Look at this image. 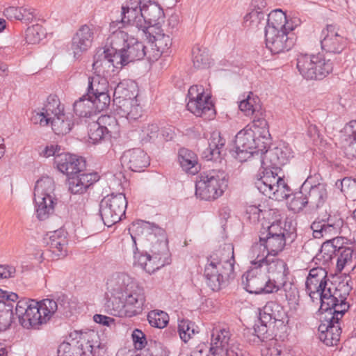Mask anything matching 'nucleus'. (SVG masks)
I'll list each match as a JSON object with an SVG mask.
<instances>
[{"mask_svg": "<svg viewBox=\"0 0 356 356\" xmlns=\"http://www.w3.org/2000/svg\"><path fill=\"white\" fill-rule=\"evenodd\" d=\"M142 8L140 9H124L122 8L121 15L122 19L120 21H114L111 23H119L118 26L120 29H126L128 33H131L134 26H135L139 31H141L143 33V29L145 26H143V15H142Z\"/></svg>", "mask_w": 356, "mask_h": 356, "instance_id": "37", "label": "nucleus"}, {"mask_svg": "<svg viewBox=\"0 0 356 356\" xmlns=\"http://www.w3.org/2000/svg\"><path fill=\"white\" fill-rule=\"evenodd\" d=\"M109 31L110 35L106 40V48L107 51L111 53L109 58H111V63H113L112 72H114L115 69L119 70L123 66L129 63L128 59H127L124 49H123L124 38L127 37V35L110 29Z\"/></svg>", "mask_w": 356, "mask_h": 356, "instance_id": "19", "label": "nucleus"}, {"mask_svg": "<svg viewBox=\"0 0 356 356\" xmlns=\"http://www.w3.org/2000/svg\"><path fill=\"white\" fill-rule=\"evenodd\" d=\"M343 223L339 215L325 214L315 220L310 227L315 238H328L339 233Z\"/></svg>", "mask_w": 356, "mask_h": 356, "instance_id": "16", "label": "nucleus"}, {"mask_svg": "<svg viewBox=\"0 0 356 356\" xmlns=\"http://www.w3.org/2000/svg\"><path fill=\"white\" fill-rule=\"evenodd\" d=\"M266 275L267 279L276 292L280 289L287 290L288 275L289 273L286 264L275 256L267 257L266 261L259 267Z\"/></svg>", "mask_w": 356, "mask_h": 356, "instance_id": "11", "label": "nucleus"}, {"mask_svg": "<svg viewBox=\"0 0 356 356\" xmlns=\"http://www.w3.org/2000/svg\"><path fill=\"white\" fill-rule=\"evenodd\" d=\"M313 55L300 54L297 58V68L304 78H312L314 76V72L312 70L315 65Z\"/></svg>", "mask_w": 356, "mask_h": 356, "instance_id": "56", "label": "nucleus"}, {"mask_svg": "<svg viewBox=\"0 0 356 356\" xmlns=\"http://www.w3.org/2000/svg\"><path fill=\"white\" fill-rule=\"evenodd\" d=\"M261 241H263L268 254L270 256H275L279 252L282 251L286 245V238L283 236H260Z\"/></svg>", "mask_w": 356, "mask_h": 356, "instance_id": "53", "label": "nucleus"}, {"mask_svg": "<svg viewBox=\"0 0 356 356\" xmlns=\"http://www.w3.org/2000/svg\"><path fill=\"white\" fill-rule=\"evenodd\" d=\"M136 284L137 283L126 273H118L112 275L106 282L107 309L111 308V303L115 299L123 298L124 295Z\"/></svg>", "mask_w": 356, "mask_h": 356, "instance_id": "14", "label": "nucleus"}, {"mask_svg": "<svg viewBox=\"0 0 356 356\" xmlns=\"http://www.w3.org/2000/svg\"><path fill=\"white\" fill-rule=\"evenodd\" d=\"M54 163L60 172L70 177L80 172L86 167L82 158L69 153L58 154L54 158Z\"/></svg>", "mask_w": 356, "mask_h": 356, "instance_id": "28", "label": "nucleus"}, {"mask_svg": "<svg viewBox=\"0 0 356 356\" xmlns=\"http://www.w3.org/2000/svg\"><path fill=\"white\" fill-rule=\"evenodd\" d=\"M281 214L280 211L277 210V214H271L270 220H268L270 225L267 226L266 235L269 236H280L285 237L287 232L286 229L282 226Z\"/></svg>", "mask_w": 356, "mask_h": 356, "instance_id": "58", "label": "nucleus"}, {"mask_svg": "<svg viewBox=\"0 0 356 356\" xmlns=\"http://www.w3.org/2000/svg\"><path fill=\"white\" fill-rule=\"evenodd\" d=\"M38 316L40 318V325L46 323L57 310H60L61 306H58L56 301L53 299H44L41 301H38Z\"/></svg>", "mask_w": 356, "mask_h": 356, "instance_id": "45", "label": "nucleus"}, {"mask_svg": "<svg viewBox=\"0 0 356 356\" xmlns=\"http://www.w3.org/2000/svg\"><path fill=\"white\" fill-rule=\"evenodd\" d=\"M178 332L180 339L184 342H188L195 333V324L188 319H179Z\"/></svg>", "mask_w": 356, "mask_h": 356, "instance_id": "60", "label": "nucleus"}, {"mask_svg": "<svg viewBox=\"0 0 356 356\" xmlns=\"http://www.w3.org/2000/svg\"><path fill=\"white\" fill-rule=\"evenodd\" d=\"M295 36L292 31H270L265 33L266 47L273 54L290 50L295 44Z\"/></svg>", "mask_w": 356, "mask_h": 356, "instance_id": "24", "label": "nucleus"}, {"mask_svg": "<svg viewBox=\"0 0 356 356\" xmlns=\"http://www.w3.org/2000/svg\"><path fill=\"white\" fill-rule=\"evenodd\" d=\"M234 248L230 245L213 252L207 259L204 267V277L207 285L218 291L234 278Z\"/></svg>", "mask_w": 356, "mask_h": 356, "instance_id": "3", "label": "nucleus"}, {"mask_svg": "<svg viewBox=\"0 0 356 356\" xmlns=\"http://www.w3.org/2000/svg\"><path fill=\"white\" fill-rule=\"evenodd\" d=\"M188 110L197 117L203 118L204 120H210L215 116L213 104L209 95L204 92L202 86H192L188 89Z\"/></svg>", "mask_w": 356, "mask_h": 356, "instance_id": "10", "label": "nucleus"}, {"mask_svg": "<svg viewBox=\"0 0 356 356\" xmlns=\"http://www.w3.org/2000/svg\"><path fill=\"white\" fill-rule=\"evenodd\" d=\"M270 257V254H268L263 241H261L259 238V242L253 244L250 249L251 267L259 268L266 261L267 257Z\"/></svg>", "mask_w": 356, "mask_h": 356, "instance_id": "52", "label": "nucleus"}, {"mask_svg": "<svg viewBox=\"0 0 356 356\" xmlns=\"http://www.w3.org/2000/svg\"><path fill=\"white\" fill-rule=\"evenodd\" d=\"M33 202L35 215L39 220H45L54 214L58 199L51 177H43L36 181Z\"/></svg>", "mask_w": 356, "mask_h": 356, "instance_id": "4", "label": "nucleus"}, {"mask_svg": "<svg viewBox=\"0 0 356 356\" xmlns=\"http://www.w3.org/2000/svg\"><path fill=\"white\" fill-rule=\"evenodd\" d=\"M229 331L221 326H215L211 330L209 353L212 356H223L225 350L229 348Z\"/></svg>", "mask_w": 356, "mask_h": 356, "instance_id": "32", "label": "nucleus"}, {"mask_svg": "<svg viewBox=\"0 0 356 356\" xmlns=\"http://www.w3.org/2000/svg\"><path fill=\"white\" fill-rule=\"evenodd\" d=\"M74 347L76 356H96L97 350H104L106 344L100 339L97 332L93 330L74 332Z\"/></svg>", "mask_w": 356, "mask_h": 356, "instance_id": "13", "label": "nucleus"}, {"mask_svg": "<svg viewBox=\"0 0 356 356\" xmlns=\"http://www.w3.org/2000/svg\"><path fill=\"white\" fill-rule=\"evenodd\" d=\"M313 59L315 65L312 70L315 74L312 78H305L306 79H322L332 71L333 65L330 59L326 60L320 54L313 55Z\"/></svg>", "mask_w": 356, "mask_h": 356, "instance_id": "50", "label": "nucleus"}, {"mask_svg": "<svg viewBox=\"0 0 356 356\" xmlns=\"http://www.w3.org/2000/svg\"><path fill=\"white\" fill-rule=\"evenodd\" d=\"M193 65L197 68H204L209 64V55L207 48L196 44L192 49Z\"/></svg>", "mask_w": 356, "mask_h": 356, "instance_id": "57", "label": "nucleus"}, {"mask_svg": "<svg viewBox=\"0 0 356 356\" xmlns=\"http://www.w3.org/2000/svg\"><path fill=\"white\" fill-rule=\"evenodd\" d=\"M318 177V175H316L314 177L309 176L302 185V190L307 195L309 204L316 208L321 207L327 198L325 184H316L314 181V179H317Z\"/></svg>", "mask_w": 356, "mask_h": 356, "instance_id": "25", "label": "nucleus"}, {"mask_svg": "<svg viewBox=\"0 0 356 356\" xmlns=\"http://www.w3.org/2000/svg\"><path fill=\"white\" fill-rule=\"evenodd\" d=\"M137 97L136 85L131 80H123L115 88L113 91V102L121 99H134Z\"/></svg>", "mask_w": 356, "mask_h": 356, "instance_id": "49", "label": "nucleus"}, {"mask_svg": "<svg viewBox=\"0 0 356 356\" xmlns=\"http://www.w3.org/2000/svg\"><path fill=\"white\" fill-rule=\"evenodd\" d=\"M295 26L286 19V14L280 9L270 12L266 17L265 33L270 31H293Z\"/></svg>", "mask_w": 356, "mask_h": 356, "instance_id": "39", "label": "nucleus"}, {"mask_svg": "<svg viewBox=\"0 0 356 356\" xmlns=\"http://www.w3.org/2000/svg\"><path fill=\"white\" fill-rule=\"evenodd\" d=\"M321 35V47L327 52L339 54L346 45V39L338 33L337 27L334 25H327L326 29L322 31Z\"/></svg>", "mask_w": 356, "mask_h": 356, "instance_id": "26", "label": "nucleus"}, {"mask_svg": "<svg viewBox=\"0 0 356 356\" xmlns=\"http://www.w3.org/2000/svg\"><path fill=\"white\" fill-rule=\"evenodd\" d=\"M179 161L184 170L191 174L197 172L199 167L197 155L186 148H181L179 151Z\"/></svg>", "mask_w": 356, "mask_h": 356, "instance_id": "46", "label": "nucleus"}, {"mask_svg": "<svg viewBox=\"0 0 356 356\" xmlns=\"http://www.w3.org/2000/svg\"><path fill=\"white\" fill-rule=\"evenodd\" d=\"M38 301L33 299L22 298L18 300L13 316H16L19 324L26 329L38 328L40 325L38 315ZM14 318L13 316L12 320Z\"/></svg>", "mask_w": 356, "mask_h": 356, "instance_id": "15", "label": "nucleus"}, {"mask_svg": "<svg viewBox=\"0 0 356 356\" xmlns=\"http://www.w3.org/2000/svg\"><path fill=\"white\" fill-rule=\"evenodd\" d=\"M327 273L323 267L310 269L305 282V290L312 300L319 298L323 301V306L327 305V300L335 287L327 279Z\"/></svg>", "mask_w": 356, "mask_h": 356, "instance_id": "8", "label": "nucleus"}, {"mask_svg": "<svg viewBox=\"0 0 356 356\" xmlns=\"http://www.w3.org/2000/svg\"><path fill=\"white\" fill-rule=\"evenodd\" d=\"M120 161L123 168L134 172H141L149 164V156L140 148L130 149L124 152Z\"/></svg>", "mask_w": 356, "mask_h": 356, "instance_id": "27", "label": "nucleus"}, {"mask_svg": "<svg viewBox=\"0 0 356 356\" xmlns=\"http://www.w3.org/2000/svg\"><path fill=\"white\" fill-rule=\"evenodd\" d=\"M225 139L218 131L211 134L209 139V146L202 152V157L207 161H221L225 148Z\"/></svg>", "mask_w": 356, "mask_h": 356, "instance_id": "38", "label": "nucleus"}, {"mask_svg": "<svg viewBox=\"0 0 356 356\" xmlns=\"http://www.w3.org/2000/svg\"><path fill=\"white\" fill-rule=\"evenodd\" d=\"M119 23H111L110 30L115 32H120L126 33L127 37L124 38L123 44V49L129 62H134L143 59L145 56L148 58L149 52L146 51V47L143 42L138 40L134 36L128 33L126 29H120L118 26Z\"/></svg>", "mask_w": 356, "mask_h": 356, "instance_id": "22", "label": "nucleus"}, {"mask_svg": "<svg viewBox=\"0 0 356 356\" xmlns=\"http://www.w3.org/2000/svg\"><path fill=\"white\" fill-rule=\"evenodd\" d=\"M308 200L305 192L301 189L296 193L293 198L289 202V209L295 213H298L303 209L308 204Z\"/></svg>", "mask_w": 356, "mask_h": 356, "instance_id": "63", "label": "nucleus"}, {"mask_svg": "<svg viewBox=\"0 0 356 356\" xmlns=\"http://www.w3.org/2000/svg\"><path fill=\"white\" fill-rule=\"evenodd\" d=\"M45 243L56 257H64L67 255V240L66 233L61 229L48 233L44 238Z\"/></svg>", "mask_w": 356, "mask_h": 356, "instance_id": "36", "label": "nucleus"}, {"mask_svg": "<svg viewBox=\"0 0 356 356\" xmlns=\"http://www.w3.org/2000/svg\"><path fill=\"white\" fill-rule=\"evenodd\" d=\"M283 310L282 307L275 302H268L259 312L260 323L269 325V327L277 321H282Z\"/></svg>", "mask_w": 356, "mask_h": 356, "instance_id": "40", "label": "nucleus"}, {"mask_svg": "<svg viewBox=\"0 0 356 356\" xmlns=\"http://www.w3.org/2000/svg\"><path fill=\"white\" fill-rule=\"evenodd\" d=\"M343 238L335 237L332 239L327 238V241L323 243L321 252L316 257V260H321L324 258L323 262H327L332 259L333 255L341 251L340 249L345 248L343 246Z\"/></svg>", "mask_w": 356, "mask_h": 356, "instance_id": "42", "label": "nucleus"}, {"mask_svg": "<svg viewBox=\"0 0 356 356\" xmlns=\"http://www.w3.org/2000/svg\"><path fill=\"white\" fill-rule=\"evenodd\" d=\"M141 8L143 26H145L143 32L148 31L150 27L160 26L159 24L164 17V12L155 0H145Z\"/></svg>", "mask_w": 356, "mask_h": 356, "instance_id": "29", "label": "nucleus"}, {"mask_svg": "<svg viewBox=\"0 0 356 356\" xmlns=\"http://www.w3.org/2000/svg\"><path fill=\"white\" fill-rule=\"evenodd\" d=\"M99 179L96 172L74 174L68 178V188L73 194H83Z\"/></svg>", "mask_w": 356, "mask_h": 356, "instance_id": "33", "label": "nucleus"}, {"mask_svg": "<svg viewBox=\"0 0 356 356\" xmlns=\"http://www.w3.org/2000/svg\"><path fill=\"white\" fill-rule=\"evenodd\" d=\"M147 320L151 326L162 329L168 325L169 316L163 311L152 310L148 313Z\"/></svg>", "mask_w": 356, "mask_h": 356, "instance_id": "59", "label": "nucleus"}, {"mask_svg": "<svg viewBox=\"0 0 356 356\" xmlns=\"http://www.w3.org/2000/svg\"><path fill=\"white\" fill-rule=\"evenodd\" d=\"M270 143V134L266 118L256 117L236 135V156L243 161L254 153L263 154Z\"/></svg>", "mask_w": 356, "mask_h": 356, "instance_id": "1", "label": "nucleus"}, {"mask_svg": "<svg viewBox=\"0 0 356 356\" xmlns=\"http://www.w3.org/2000/svg\"><path fill=\"white\" fill-rule=\"evenodd\" d=\"M93 31L88 25L82 26L72 38L71 50L74 57L79 58L91 47L93 40Z\"/></svg>", "mask_w": 356, "mask_h": 356, "instance_id": "31", "label": "nucleus"}, {"mask_svg": "<svg viewBox=\"0 0 356 356\" xmlns=\"http://www.w3.org/2000/svg\"><path fill=\"white\" fill-rule=\"evenodd\" d=\"M242 283L250 293H271L275 292L260 268L250 267L243 275Z\"/></svg>", "mask_w": 356, "mask_h": 356, "instance_id": "17", "label": "nucleus"}, {"mask_svg": "<svg viewBox=\"0 0 356 356\" xmlns=\"http://www.w3.org/2000/svg\"><path fill=\"white\" fill-rule=\"evenodd\" d=\"M330 296L327 301L328 304L324 307L323 301H321L320 310L322 313L325 312L330 316H327V319L332 320L334 323H340L341 318L348 311L349 305L346 302V298L342 296L340 291L336 288L330 291Z\"/></svg>", "mask_w": 356, "mask_h": 356, "instance_id": "23", "label": "nucleus"}, {"mask_svg": "<svg viewBox=\"0 0 356 356\" xmlns=\"http://www.w3.org/2000/svg\"><path fill=\"white\" fill-rule=\"evenodd\" d=\"M227 182V174L223 170L202 172L195 183V195L202 200H214L223 194Z\"/></svg>", "mask_w": 356, "mask_h": 356, "instance_id": "5", "label": "nucleus"}, {"mask_svg": "<svg viewBox=\"0 0 356 356\" xmlns=\"http://www.w3.org/2000/svg\"><path fill=\"white\" fill-rule=\"evenodd\" d=\"M73 107L75 114L81 118H90L97 113L92 101L87 94L76 101Z\"/></svg>", "mask_w": 356, "mask_h": 356, "instance_id": "51", "label": "nucleus"}, {"mask_svg": "<svg viewBox=\"0 0 356 356\" xmlns=\"http://www.w3.org/2000/svg\"><path fill=\"white\" fill-rule=\"evenodd\" d=\"M110 55L111 53L107 51L106 47L97 51L92 64V69L95 74H104L111 70H112L113 63H111Z\"/></svg>", "mask_w": 356, "mask_h": 356, "instance_id": "47", "label": "nucleus"}, {"mask_svg": "<svg viewBox=\"0 0 356 356\" xmlns=\"http://www.w3.org/2000/svg\"><path fill=\"white\" fill-rule=\"evenodd\" d=\"M0 331L8 329L13 316V303L17 300L18 295L15 293L0 290Z\"/></svg>", "mask_w": 356, "mask_h": 356, "instance_id": "30", "label": "nucleus"}, {"mask_svg": "<svg viewBox=\"0 0 356 356\" xmlns=\"http://www.w3.org/2000/svg\"><path fill=\"white\" fill-rule=\"evenodd\" d=\"M266 275L267 279L276 292L280 289L287 290L288 275L289 273L286 264L275 256L267 257L266 261L259 267Z\"/></svg>", "mask_w": 356, "mask_h": 356, "instance_id": "12", "label": "nucleus"}, {"mask_svg": "<svg viewBox=\"0 0 356 356\" xmlns=\"http://www.w3.org/2000/svg\"><path fill=\"white\" fill-rule=\"evenodd\" d=\"M142 34L151 44L152 53L149 54V60H157L163 54L167 53L172 45L170 36L165 34L160 26L150 27Z\"/></svg>", "mask_w": 356, "mask_h": 356, "instance_id": "20", "label": "nucleus"}, {"mask_svg": "<svg viewBox=\"0 0 356 356\" xmlns=\"http://www.w3.org/2000/svg\"><path fill=\"white\" fill-rule=\"evenodd\" d=\"M154 232V234H149L148 238L152 243L150 253L139 251L136 247V238L131 235L134 249L133 264L149 274L154 273L170 263L168 240L164 230L155 227Z\"/></svg>", "mask_w": 356, "mask_h": 356, "instance_id": "2", "label": "nucleus"}, {"mask_svg": "<svg viewBox=\"0 0 356 356\" xmlns=\"http://www.w3.org/2000/svg\"><path fill=\"white\" fill-rule=\"evenodd\" d=\"M340 250L341 251L334 255L338 257L337 267L339 270H341L346 266L351 264L354 251L350 247H346Z\"/></svg>", "mask_w": 356, "mask_h": 356, "instance_id": "64", "label": "nucleus"}, {"mask_svg": "<svg viewBox=\"0 0 356 356\" xmlns=\"http://www.w3.org/2000/svg\"><path fill=\"white\" fill-rule=\"evenodd\" d=\"M244 24L251 29H257L266 26V15L261 10H251L244 17Z\"/></svg>", "mask_w": 356, "mask_h": 356, "instance_id": "55", "label": "nucleus"}, {"mask_svg": "<svg viewBox=\"0 0 356 356\" xmlns=\"http://www.w3.org/2000/svg\"><path fill=\"white\" fill-rule=\"evenodd\" d=\"M63 112L64 108L60 104L59 99L55 95H50L41 109L32 112L31 120L34 124L47 126L52 118Z\"/></svg>", "mask_w": 356, "mask_h": 356, "instance_id": "21", "label": "nucleus"}, {"mask_svg": "<svg viewBox=\"0 0 356 356\" xmlns=\"http://www.w3.org/2000/svg\"><path fill=\"white\" fill-rule=\"evenodd\" d=\"M127 201L122 193H111L105 196L99 203V213L105 225L111 227L125 216Z\"/></svg>", "mask_w": 356, "mask_h": 356, "instance_id": "9", "label": "nucleus"}, {"mask_svg": "<svg viewBox=\"0 0 356 356\" xmlns=\"http://www.w3.org/2000/svg\"><path fill=\"white\" fill-rule=\"evenodd\" d=\"M246 214L249 220L255 223L261 218L270 220L271 214H277V209H267L264 204H251L246 207Z\"/></svg>", "mask_w": 356, "mask_h": 356, "instance_id": "48", "label": "nucleus"}, {"mask_svg": "<svg viewBox=\"0 0 356 356\" xmlns=\"http://www.w3.org/2000/svg\"><path fill=\"white\" fill-rule=\"evenodd\" d=\"M264 156L261 159L263 168H270L279 172L281 167L286 164L289 159L293 156V151L289 144L284 142H280L273 149L264 151Z\"/></svg>", "mask_w": 356, "mask_h": 356, "instance_id": "18", "label": "nucleus"}, {"mask_svg": "<svg viewBox=\"0 0 356 356\" xmlns=\"http://www.w3.org/2000/svg\"><path fill=\"white\" fill-rule=\"evenodd\" d=\"M45 34L42 26L35 24L26 29L25 39L27 43L35 44L39 43L45 37Z\"/></svg>", "mask_w": 356, "mask_h": 356, "instance_id": "61", "label": "nucleus"}, {"mask_svg": "<svg viewBox=\"0 0 356 356\" xmlns=\"http://www.w3.org/2000/svg\"><path fill=\"white\" fill-rule=\"evenodd\" d=\"M115 112L120 118H124L128 120H136L141 116V107L138 103L136 97L115 100Z\"/></svg>", "mask_w": 356, "mask_h": 356, "instance_id": "35", "label": "nucleus"}, {"mask_svg": "<svg viewBox=\"0 0 356 356\" xmlns=\"http://www.w3.org/2000/svg\"><path fill=\"white\" fill-rule=\"evenodd\" d=\"M257 175L255 187L265 196L282 201L289 196L290 188L285 181L278 175V172L270 168H263Z\"/></svg>", "mask_w": 356, "mask_h": 356, "instance_id": "6", "label": "nucleus"}, {"mask_svg": "<svg viewBox=\"0 0 356 356\" xmlns=\"http://www.w3.org/2000/svg\"><path fill=\"white\" fill-rule=\"evenodd\" d=\"M238 107L245 115H254L253 119L256 117L265 118V114L259 105V100L252 92H250L245 98L240 101Z\"/></svg>", "mask_w": 356, "mask_h": 356, "instance_id": "43", "label": "nucleus"}, {"mask_svg": "<svg viewBox=\"0 0 356 356\" xmlns=\"http://www.w3.org/2000/svg\"><path fill=\"white\" fill-rule=\"evenodd\" d=\"M318 331L320 340L326 346L337 345L341 333V323H334L332 320L327 319L325 314V320L318 327Z\"/></svg>", "mask_w": 356, "mask_h": 356, "instance_id": "34", "label": "nucleus"}, {"mask_svg": "<svg viewBox=\"0 0 356 356\" xmlns=\"http://www.w3.org/2000/svg\"><path fill=\"white\" fill-rule=\"evenodd\" d=\"M97 122L108 135L118 132V122L113 116L108 115H101L98 118Z\"/></svg>", "mask_w": 356, "mask_h": 356, "instance_id": "62", "label": "nucleus"}, {"mask_svg": "<svg viewBox=\"0 0 356 356\" xmlns=\"http://www.w3.org/2000/svg\"><path fill=\"white\" fill-rule=\"evenodd\" d=\"M344 154L349 159L356 158V120L350 121L343 128Z\"/></svg>", "mask_w": 356, "mask_h": 356, "instance_id": "41", "label": "nucleus"}, {"mask_svg": "<svg viewBox=\"0 0 356 356\" xmlns=\"http://www.w3.org/2000/svg\"><path fill=\"white\" fill-rule=\"evenodd\" d=\"M52 130L57 135H65L69 133L73 126V117L71 114H66L64 112L51 120Z\"/></svg>", "mask_w": 356, "mask_h": 356, "instance_id": "44", "label": "nucleus"}, {"mask_svg": "<svg viewBox=\"0 0 356 356\" xmlns=\"http://www.w3.org/2000/svg\"><path fill=\"white\" fill-rule=\"evenodd\" d=\"M108 86L107 79L104 76H101V74H96L93 76L88 77L87 95L90 97L91 95L108 92Z\"/></svg>", "mask_w": 356, "mask_h": 356, "instance_id": "54", "label": "nucleus"}, {"mask_svg": "<svg viewBox=\"0 0 356 356\" xmlns=\"http://www.w3.org/2000/svg\"><path fill=\"white\" fill-rule=\"evenodd\" d=\"M145 302L144 289L138 284L120 300L115 299L109 312L120 318L133 317L140 314Z\"/></svg>", "mask_w": 356, "mask_h": 356, "instance_id": "7", "label": "nucleus"}]
</instances>
